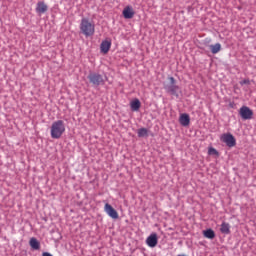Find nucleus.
Segmentation results:
<instances>
[{
    "instance_id": "f257e3e1",
    "label": "nucleus",
    "mask_w": 256,
    "mask_h": 256,
    "mask_svg": "<svg viewBox=\"0 0 256 256\" xmlns=\"http://www.w3.org/2000/svg\"><path fill=\"white\" fill-rule=\"evenodd\" d=\"M66 131V125L63 120H56L52 123L50 135L52 139H61Z\"/></svg>"
},
{
    "instance_id": "f03ea898",
    "label": "nucleus",
    "mask_w": 256,
    "mask_h": 256,
    "mask_svg": "<svg viewBox=\"0 0 256 256\" xmlns=\"http://www.w3.org/2000/svg\"><path fill=\"white\" fill-rule=\"evenodd\" d=\"M80 30L86 37L93 36L95 34V24L87 18H83L80 23Z\"/></svg>"
},
{
    "instance_id": "7ed1b4c3",
    "label": "nucleus",
    "mask_w": 256,
    "mask_h": 256,
    "mask_svg": "<svg viewBox=\"0 0 256 256\" xmlns=\"http://www.w3.org/2000/svg\"><path fill=\"white\" fill-rule=\"evenodd\" d=\"M88 79L94 87H99V85L105 84L103 76L99 73L92 72L88 75Z\"/></svg>"
},
{
    "instance_id": "20e7f679",
    "label": "nucleus",
    "mask_w": 256,
    "mask_h": 256,
    "mask_svg": "<svg viewBox=\"0 0 256 256\" xmlns=\"http://www.w3.org/2000/svg\"><path fill=\"white\" fill-rule=\"evenodd\" d=\"M104 212L113 220H117L119 219V213L117 212V210H115V208H113V206H111V204L106 203L104 206Z\"/></svg>"
},
{
    "instance_id": "39448f33",
    "label": "nucleus",
    "mask_w": 256,
    "mask_h": 256,
    "mask_svg": "<svg viewBox=\"0 0 256 256\" xmlns=\"http://www.w3.org/2000/svg\"><path fill=\"white\" fill-rule=\"evenodd\" d=\"M170 83L165 85L164 89L167 93H171V95H176L179 91V87L175 85V79L173 77H169Z\"/></svg>"
},
{
    "instance_id": "423d86ee",
    "label": "nucleus",
    "mask_w": 256,
    "mask_h": 256,
    "mask_svg": "<svg viewBox=\"0 0 256 256\" xmlns=\"http://www.w3.org/2000/svg\"><path fill=\"white\" fill-rule=\"evenodd\" d=\"M221 141H223V143H226L227 147H235L236 145V139L230 133L223 134L221 136Z\"/></svg>"
},
{
    "instance_id": "0eeeda50",
    "label": "nucleus",
    "mask_w": 256,
    "mask_h": 256,
    "mask_svg": "<svg viewBox=\"0 0 256 256\" xmlns=\"http://www.w3.org/2000/svg\"><path fill=\"white\" fill-rule=\"evenodd\" d=\"M239 113H240L242 119H245V120L252 119L253 111L247 106H242L240 108Z\"/></svg>"
},
{
    "instance_id": "6e6552de",
    "label": "nucleus",
    "mask_w": 256,
    "mask_h": 256,
    "mask_svg": "<svg viewBox=\"0 0 256 256\" xmlns=\"http://www.w3.org/2000/svg\"><path fill=\"white\" fill-rule=\"evenodd\" d=\"M146 244L148 245V247L150 248H155L157 247L158 244V238H157V233H152L148 236V238L146 239Z\"/></svg>"
},
{
    "instance_id": "1a4fd4ad",
    "label": "nucleus",
    "mask_w": 256,
    "mask_h": 256,
    "mask_svg": "<svg viewBox=\"0 0 256 256\" xmlns=\"http://www.w3.org/2000/svg\"><path fill=\"white\" fill-rule=\"evenodd\" d=\"M122 14L125 19H131L133 18V16H135V11H133V7L127 6L126 8H124Z\"/></svg>"
},
{
    "instance_id": "9d476101",
    "label": "nucleus",
    "mask_w": 256,
    "mask_h": 256,
    "mask_svg": "<svg viewBox=\"0 0 256 256\" xmlns=\"http://www.w3.org/2000/svg\"><path fill=\"white\" fill-rule=\"evenodd\" d=\"M179 122H180V125L182 127H188L189 123H190V117L188 114H181L180 115V118H179Z\"/></svg>"
},
{
    "instance_id": "9b49d317",
    "label": "nucleus",
    "mask_w": 256,
    "mask_h": 256,
    "mask_svg": "<svg viewBox=\"0 0 256 256\" xmlns=\"http://www.w3.org/2000/svg\"><path fill=\"white\" fill-rule=\"evenodd\" d=\"M109 49H111V41H108V40L102 41L100 45L101 52L104 54H107L109 52Z\"/></svg>"
},
{
    "instance_id": "f8f14e48",
    "label": "nucleus",
    "mask_w": 256,
    "mask_h": 256,
    "mask_svg": "<svg viewBox=\"0 0 256 256\" xmlns=\"http://www.w3.org/2000/svg\"><path fill=\"white\" fill-rule=\"evenodd\" d=\"M36 11L40 14H43L48 11V5L41 1L37 3Z\"/></svg>"
},
{
    "instance_id": "ddd939ff",
    "label": "nucleus",
    "mask_w": 256,
    "mask_h": 256,
    "mask_svg": "<svg viewBox=\"0 0 256 256\" xmlns=\"http://www.w3.org/2000/svg\"><path fill=\"white\" fill-rule=\"evenodd\" d=\"M29 245L32 249L34 250H39L40 249V242L37 240V238L32 237L29 241Z\"/></svg>"
},
{
    "instance_id": "4468645a",
    "label": "nucleus",
    "mask_w": 256,
    "mask_h": 256,
    "mask_svg": "<svg viewBox=\"0 0 256 256\" xmlns=\"http://www.w3.org/2000/svg\"><path fill=\"white\" fill-rule=\"evenodd\" d=\"M130 107L132 111H139L141 109V101L139 99H135L130 103Z\"/></svg>"
},
{
    "instance_id": "2eb2a0df",
    "label": "nucleus",
    "mask_w": 256,
    "mask_h": 256,
    "mask_svg": "<svg viewBox=\"0 0 256 256\" xmlns=\"http://www.w3.org/2000/svg\"><path fill=\"white\" fill-rule=\"evenodd\" d=\"M220 231H221L222 234H226V235L230 234V225H229V223L223 222L221 224Z\"/></svg>"
},
{
    "instance_id": "dca6fc26",
    "label": "nucleus",
    "mask_w": 256,
    "mask_h": 256,
    "mask_svg": "<svg viewBox=\"0 0 256 256\" xmlns=\"http://www.w3.org/2000/svg\"><path fill=\"white\" fill-rule=\"evenodd\" d=\"M203 235L207 239H214L215 238V232L212 229H207L203 232Z\"/></svg>"
},
{
    "instance_id": "f3484780",
    "label": "nucleus",
    "mask_w": 256,
    "mask_h": 256,
    "mask_svg": "<svg viewBox=\"0 0 256 256\" xmlns=\"http://www.w3.org/2000/svg\"><path fill=\"white\" fill-rule=\"evenodd\" d=\"M209 48L211 49V52L213 54H217L221 50V44L220 43H216L214 45H210Z\"/></svg>"
},
{
    "instance_id": "a211bd4d",
    "label": "nucleus",
    "mask_w": 256,
    "mask_h": 256,
    "mask_svg": "<svg viewBox=\"0 0 256 256\" xmlns=\"http://www.w3.org/2000/svg\"><path fill=\"white\" fill-rule=\"evenodd\" d=\"M149 135V131L147 130V128H140L138 130V137H148Z\"/></svg>"
},
{
    "instance_id": "6ab92c4d",
    "label": "nucleus",
    "mask_w": 256,
    "mask_h": 256,
    "mask_svg": "<svg viewBox=\"0 0 256 256\" xmlns=\"http://www.w3.org/2000/svg\"><path fill=\"white\" fill-rule=\"evenodd\" d=\"M208 155H210V156H218V152H217V150L215 148L210 147L208 149Z\"/></svg>"
},
{
    "instance_id": "aec40b11",
    "label": "nucleus",
    "mask_w": 256,
    "mask_h": 256,
    "mask_svg": "<svg viewBox=\"0 0 256 256\" xmlns=\"http://www.w3.org/2000/svg\"><path fill=\"white\" fill-rule=\"evenodd\" d=\"M240 84H241V85L249 84V80L245 79V80L241 81Z\"/></svg>"
},
{
    "instance_id": "412c9836",
    "label": "nucleus",
    "mask_w": 256,
    "mask_h": 256,
    "mask_svg": "<svg viewBox=\"0 0 256 256\" xmlns=\"http://www.w3.org/2000/svg\"><path fill=\"white\" fill-rule=\"evenodd\" d=\"M42 256H53L51 253H49V252H44L43 254H42Z\"/></svg>"
},
{
    "instance_id": "4be33fe9",
    "label": "nucleus",
    "mask_w": 256,
    "mask_h": 256,
    "mask_svg": "<svg viewBox=\"0 0 256 256\" xmlns=\"http://www.w3.org/2000/svg\"><path fill=\"white\" fill-rule=\"evenodd\" d=\"M178 256H185V255H183V254H179Z\"/></svg>"
}]
</instances>
